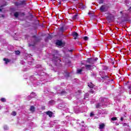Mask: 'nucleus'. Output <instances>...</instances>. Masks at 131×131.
Listing matches in <instances>:
<instances>
[{"label":"nucleus","mask_w":131,"mask_h":131,"mask_svg":"<svg viewBox=\"0 0 131 131\" xmlns=\"http://www.w3.org/2000/svg\"><path fill=\"white\" fill-rule=\"evenodd\" d=\"M101 12H107L108 11V7L106 5H102L100 8Z\"/></svg>","instance_id":"nucleus-1"},{"label":"nucleus","mask_w":131,"mask_h":131,"mask_svg":"<svg viewBox=\"0 0 131 131\" xmlns=\"http://www.w3.org/2000/svg\"><path fill=\"white\" fill-rule=\"evenodd\" d=\"M85 67L86 70H91V69H94V66L91 64H86Z\"/></svg>","instance_id":"nucleus-2"},{"label":"nucleus","mask_w":131,"mask_h":131,"mask_svg":"<svg viewBox=\"0 0 131 131\" xmlns=\"http://www.w3.org/2000/svg\"><path fill=\"white\" fill-rule=\"evenodd\" d=\"M87 62L89 64H94V63H95V59L92 58H88Z\"/></svg>","instance_id":"nucleus-3"},{"label":"nucleus","mask_w":131,"mask_h":131,"mask_svg":"<svg viewBox=\"0 0 131 131\" xmlns=\"http://www.w3.org/2000/svg\"><path fill=\"white\" fill-rule=\"evenodd\" d=\"M72 35L73 37H74V39H77V36H78V34L75 32L72 33Z\"/></svg>","instance_id":"nucleus-4"},{"label":"nucleus","mask_w":131,"mask_h":131,"mask_svg":"<svg viewBox=\"0 0 131 131\" xmlns=\"http://www.w3.org/2000/svg\"><path fill=\"white\" fill-rule=\"evenodd\" d=\"M46 114H47V115H49V117H52V116H53V112L51 111L46 112Z\"/></svg>","instance_id":"nucleus-5"},{"label":"nucleus","mask_w":131,"mask_h":131,"mask_svg":"<svg viewBox=\"0 0 131 131\" xmlns=\"http://www.w3.org/2000/svg\"><path fill=\"white\" fill-rule=\"evenodd\" d=\"M36 96V95L35 94V93L32 92V93L31 94L30 96H28V98H29V99L30 98V97H31V98H35V96Z\"/></svg>","instance_id":"nucleus-6"},{"label":"nucleus","mask_w":131,"mask_h":131,"mask_svg":"<svg viewBox=\"0 0 131 131\" xmlns=\"http://www.w3.org/2000/svg\"><path fill=\"white\" fill-rule=\"evenodd\" d=\"M105 127V124L104 123H101L99 124V129H103V128H104Z\"/></svg>","instance_id":"nucleus-7"},{"label":"nucleus","mask_w":131,"mask_h":131,"mask_svg":"<svg viewBox=\"0 0 131 131\" xmlns=\"http://www.w3.org/2000/svg\"><path fill=\"white\" fill-rule=\"evenodd\" d=\"M56 45L57 46H62V45H63V43L62 42V41L57 40L56 41Z\"/></svg>","instance_id":"nucleus-8"},{"label":"nucleus","mask_w":131,"mask_h":131,"mask_svg":"<svg viewBox=\"0 0 131 131\" xmlns=\"http://www.w3.org/2000/svg\"><path fill=\"white\" fill-rule=\"evenodd\" d=\"M30 111H31V112H34V111H35V107L34 106H31Z\"/></svg>","instance_id":"nucleus-9"},{"label":"nucleus","mask_w":131,"mask_h":131,"mask_svg":"<svg viewBox=\"0 0 131 131\" xmlns=\"http://www.w3.org/2000/svg\"><path fill=\"white\" fill-rule=\"evenodd\" d=\"M4 61H5V64H8V63H9V62H10L11 60L9 59L4 58Z\"/></svg>","instance_id":"nucleus-10"},{"label":"nucleus","mask_w":131,"mask_h":131,"mask_svg":"<svg viewBox=\"0 0 131 131\" xmlns=\"http://www.w3.org/2000/svg\"><path fill=\"white\" fill-rule=\"evenodd\" d=\"M82 69H83V68H82L81 69H78L77 70V73H78V74H80V73L82 72Z\"/></svg>","instance_id":"nucleus-11"},{"label":"nucleus","mask_w":131,"mask_h":131,"mask_svg":"<svg viewBox=\"0 0 131 131\" xmlns=\"http://www.w3.org/2000/svg\"><path fill=\"white\" fill-rule=\"evenodd\" d=\"M88 86H89V88H90V89H93V88H94V86H95L92 83H90L88 84Z\"/></svg>","instance_id":"nucleus-12"},{"label":"nucleus","mask_w":131,"mask_h":131,"mask_svg":"<svg viewBox=\"0 0 131 131\" xmlns=\"http://www.w3.org/2000/svg\"><path fill=\"white\" fill-rule=\"evenodd\" d=\"M34 37L35 38V41L34 42V43L32 44V45H30L29 44V46H34V45H35V42H36V41H37V37H35V36H34Z\"/></svg>","instance_id":"nucleus-13"},{"label":"nucleus","mask_w":131,"mask_h":131,"mask_svg":"<svg viewBox=\"0 0 131 131\" xmlns=\"http://www.w3.org/2000/svg\"><path fill=\"white\" fill-rule=\"evenodd\" d=\"M101 106H103V104H102L98 103V104L96 105V108H101Z\"/></svg>","instance_id":"nucleus-14"},{"label":"nucleus","mask_w":131,"mask_h":131,"mask_svg":"<svg viewBox=\"0 0 131 131\" xmlns=\"http://www.w3.org/2000/svg\"><path fill=\"white\" fill-rule=\"evenodd\" d=\"M49 104H50V105H54V104H55V101L51 100V101H49Z\"/></svg>","instance_id":"nucleus-15"},{"label":"nucleus","mask_w":131,"mask_h":131,"mask_svg":"<svg viewBox=\"0 0 131 131\" xmlns=\"http://www.w3.org/2000/svg\"><path fill=\"white\" fill-rule=\"evenodd\" d=\"M111 121H115V120H117V117H113L111 118Z\"/></svg>","instance_id":"nucleus-16"},{"label":"nucleus","mask_w":131,"mask_h":131,"mask_svg":"<svg viewBox=\"0 0 131 131\" xmlns=\"http://www.w3.org/2000/svg\"><path fill=\"white\" fill-rule=\"evenodd\" d=\"M18 16H19V12H15L14 13V16L17 18L18 17Z\"/></svg>","instance_id":"nucleus-17"},{"label":"nucleus","mask_w":131,"mask_h":131,"mask_svg":"<svg viewBox=\"0 0 131 131\" xmlns=\"http://www.w3.org/2000/svg\"><path fill=\"white\" fill-rule=\"evenodd\" d=\"M12 115H13V116H16V115H17V113H16V112H12Z\"/></svg>","instance_id":"nucleus-18"},{"label":"nucleus","mask_w":131,"mask_h":131,"mask_svg":"<svg viewBox=\"0 0 131 131\" xmlns=\"http://www.w3.org/2000/svg\"><path fill=\"white\" fill-rule=\"evenodd\" d=\"M4 128L5 129V130H8V129H9V128L8 127V126H7V125H5L4 126Z\"/></svg>","instance_id":"nucleus-19"},{"label":"nucleus","mask_w":131,"mask_h":131,"mask_svg":"<svg viewBox=\"0 0 131 131\" xmlns=\"http://www.w3.org/2000/svg\"><path fill=\"white\" fill-rule=\"evenodd\" d=\"M24 4H25V1H21L18 3V5H24Z\"/></svg>","instance_id":"nucleus-20"},{"label":"nucleus","mask_w":131,"mask_h":131,"mask_svg":"<svg viewBox=\"0 0 131 131\" xmlns=\"http://www.w3.org/2000/svg\"><path fill=\"white\" fill-rule=\"evenodd\" d=\"M76 18H77V14H75L73 16V19L74 20H75V19H76Z\"/></svg>","instance_id":"nucleus-21"},{"label":"nucleus","mask_w":131,"mask_h":131,"mask_svg":"<svg viewBox=\"0 0 131 131\" xmlns=\"http://www.w3.org/2000/svg\"><path fill=\"white\" fill-rule=\"evenodd\" d=\"M80 7L81 9H84V6L82 4H80Z\"/></svg>","instance_id":"nucleus-22"},{"label":"nucleus","mask_w":131,"mask_h":131,"mask_svg":"<svg viewBox=\"0 0 131 131\" xmlns=\"http://www.w3.org/2000/svg\"><path fill=\"white\" fill-rule=\"evenodd\" d=\"M128 89L129 90V94L131 95V85L128 86Z\"/></svg>","instance_id":"nucleus-23"},{"label":"nucleus","mask_w":131,"mask_h":131,"mask_svg":"<svg viewBox=\"0 0 131 131\" xmlns=\"http://www.w3.org/2000/svg\"><path fill=\"white\" fill-rule=\"evenodd\" d=\"M15 53L16 55H19L20 54V51H15Z\"/></svg>","instance_id":"nucleus-24"},{"label":"nucleus","mask_w":131,"mask_h":131,"mask_svg":"<svg viewBox=\"0 0 131 131\" xmlns=\"http://www.w3.org/2000/svg\"><path fill=\"white\" fill-rule=\"evenodd\" d=\"M1 101L2 102H6V98H1Z\"/></svg>","instance_id":"nucleus-25"},{"label":"nucleus","mask_w":131,"mask_h":131,"mask_svg":"<svg viewBox=\"0 0 131 131\" xmlns=\"http://www.w3.org/2000/svg\"><path fill=\"white\" fill-rule=\"evenodd\" d=\"M104 3V1L103 0H100L99 1V4H103Z\"/></svg>","instance_id":"nucleus-26"},{"label":"nucleus","mask_w":131,"mask_h":131,"mask_svg":"<svg viewBox=\"0 0 131 131\" xmlns=\"http://www.w3.org/2000/svg\"><path fill=\"white\" fill-rule=\"evenodd\" d=\"M60 31H61V32H63V31H64V28L63 27L60 28Z\"/></svg>","instance_id":"nucleus-27"},{"label":"nucleus","mask_w":131,"mask_h":131,"mask_svg":"<svg viewBox=\"0 0 131 131\" xmlns=\"http://www.w3.org/2000/svg\"><path fill=\"white\" fill-rule=\"evenodd\" d=\"M83 38L84 40H88V39H89V37H88V36H85Z\"/></svg>","instance_id":"nucleus-28"},{"label":"nucleus","mask_w":131,"mask_h":131,"mask_svg":"<svg viewBox=\"0 0 131 131\" xmlns=\"http://www.w3.org/2000/svg\"><path fill=\"white\" fill-rule=\"evenodd\" d=\"M88 96H89V94L86 93V94L85 95L84 99H85V98H88Z\"/></svg>","instance_id":"nucleus-29"},{"label":"nucleus","mask_w":131,"mask_h":131,"mask_svg":"<svg viewBox=\"0 0 131 131\" xmlns=\"http://www.w3.org/2000/svg\"><path fill=\"white\" fill-rule=\"evenodd\" d=\"M94 113H91V114H90V116H91V117H92V116H94Z\"/></svg>","instance_id":"nucleus-30"},{"label":"nucleus","mask_w":131,"mask_h":131,"mask_svg":"<svg viewBox=\"0 0 131 131\" xmlns=\"http://www.w3.org/2000/svg\"><path fill=\"white\" fill-rule=\"evenodd\" d=\"M45 108H46V106H42L41 107V109H42V110H45Z\"/></svg>","instance_id":"nucleus-31"},{"label":"nucleus","mask_w":131,"mask_h":131,"mask_svg":"<svg viewBox=\"0 0 131 131\" xmlns=\"http://www.w3.org/2000/svg\"><path fill=\"white\" fill-rule=\"evenodd\" d=\"M40 67H41V66H40V65L36 66V68H39Z\"/></svg>","instance_id":"nucleus-32"},{"label":"nucleus","mask_w":131,"mask_h":131,"mask_svg":"<svg viewBox=\"0 0 131 131\" xmlns=\"http://www.w3.org/2000/svg\"><path fill=\"white\" fill-rule=\"evenodd\" d=\"M121 121H123V118L121 117L120 119Z\"/></svg>","instance_id":"nucleus-33"},{"label":"nucleus","mask_w":131,"mask_h":131,"mask_svg":"<svg viewBox=\"0 0 131 131\" xmlns=\"http://www.w3.org/2000/svg\"><path fill=\"white\" fill-rule=\"evenodd\" d=\"M107 18H108L109 20H110V19H111V18H110V15L107 16Z\"/></svg>","instance_id":"nucleus-34"},{"label":"nucleus","mask_w":131,"mask_h":131,"mask_svg":"<svg viewBox=\"0 0 131 131\" xmlns=\"http://www.w3.org/2000/svg\"><path fill=\"white\" fill-rule=\"evenodd\" d=\"M123 126H125V125H126V123L123 124Z\"/></svg>","instance_id":"nucleus-35"},{"label":"nucleus","mask_w":131,"mask_h":131,"mask_svg":"<svg viewBox=\"0 0 131 131\" xmlns=\"http://www.w3.org/2000/svg\"><path fill=\"white\" fill-rule=\"evenodd\" d=\"M97 60H98V58H95V59L94 60V61H97Z\"/></svg>","instance_id":"nucleus-36"},{"label":"nucleus","mask_w":131,"mask_h":131,"mask_svg":"<svg viewBox=\"0 0 131 131\" xmlns=\"http://www.w3.org/2000/svg\"><path fill=\"white\" fill-rule=\"evenodd\" d=\"M90 93H92V94H94V91H91Z\"/></svg>","instance_id":"nucleus-37"},{"label":"nucleus","mask_w":131,"mask_h":131,"mask_svg":"<svg viewBox=\"0 0 131 131\" xmlns=\"http://www.w3.org/2000/svg\"><path fill=\"white\" fill-rule=\"evenodd\" d=\"M2 9H0V12H2Z\"/></svg>","instance_id":"nucleus-38"},{"label":"nucleus","mask_w":131,"mask_h":131,"mask_svg":"<svg viewBox=\"0 0 131 131\" xmlns=\"http://www.w3.org/2000/svg\"><path fill=\"white\" fill-rule=\"evenodd\" d=\"M88 14H89V15H91V13L90 12H89Z\"/></svg>","instance_id":"nucleus-39"},{"label":"nucleus","mask_w":131,"mask_h":131,"mask_svg":"<svg viewBox=\"0 0 131 131\" xmlns=\"http://www.w3.org/2000/svg\"><path fill=\"white\" fill-rule=\"evenodd\" d=\"M67 75H68V76H69V74H68Z\"/></svg>","instance_id":"nucleus-40"},{"label":"nucleus","mask_w":131,"mask_h":131,"mask_svg":"<svg viewBox=\"0 0 131 131\" xmlns=\"http://www.w3.org/2000/svg\"><path fill=\"white\" fill-rule=\"evenodd\" d=\"M70 52H72V50H70Z\"/></svg>","instance_id":"nucleus-41"},{"label":"nucleus","mask_w":131,"mask_h":131,"mask_svg":"<svg viewBox=\"0 0 131 131\" xmlns=\"http://www.w3.org/2000/svg\"><path fill=\"white\" fill-rule=\"evenodd\" d=\"M59 5H61V3H59Z\"/></svg>","instance_id":"nucleus-42"},{"label":"nucleus","mask_w":131,"mask_h":131,"mask_svg":"<svg viewBox=\"0 0 131 131\" xmlns=\"http://www.w3.org/2000/svg\"><path fill=\"white\" fill-rule=\"evenodd\" d=\"M83 122H84V121H82V123H83Z\"/></svg>","instance_id":"nucleus-43"}]
</instances>
